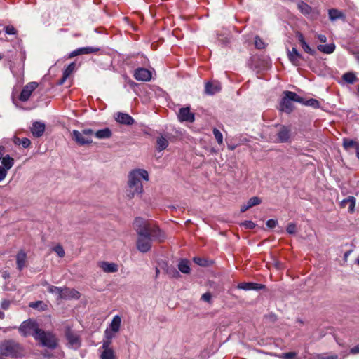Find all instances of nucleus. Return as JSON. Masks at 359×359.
Masks as SVG:
<instances>
[{"label": "nucleus", "instance_id": "1", "mask_svg": "<svg viewBox=\"0 0 359 359\" xmlns=\"http://www.w3.org/2000/svg\"><path fill=\"white\" fill-rule=\"evenodd\" d=\"M133 228L137 233V248L141 252H149L154 240L164 241L165 234L158 226L143 218H135Z\"/></svg>", "mask_w": 359, "mask_h": 359}, {"label": "nucleus", "instance_id": "2", "mask_svg": "<svg viewBox=\"0 0 359 359\" xmlns=\"http://www.w3.org/2000/svg\"><path fill=\"white\" fill-rule=\"evenodd\" d=\"M0 353L6 357L21 358L24 355V348L18 341L7 339L0 344Z\"/></svg>", "mask_w": 359, "mask_h": 359}, {"label": "nucleus", "instance_id": "3", "mask_svg": "<svg viewBox=\"0 0 359 359\" xmlns=\"http://www.w3.org/2000/svg\"><path fill=\"white\" fill-rule=\"evenodd\" d=\"M42 346L48 347L50 349H55L58 344L56 336L51 332H46L42 329H39L34 337Z\"/></svg>", "mask_w": 359, "mask_h": 359}, {"label": "nucleus", "instance_id": "4", "mask_svg": "<svg viewBox=\"0 0 359 359\" xmlns=\"http://www.w3.org/2000/svg\"><path fill=\"white\" fill-rule=\"evenodd\" d=\"M39 329L40 328L39 327L37 323L32 320H28L22 322L18 328L20 333L23 337L32 335L34 338Z\"/></svg>", "mask_w": 359, "mask_h": 359}, {"label": "nucleus", "instance_id": "5", "mask_svg": "<svg viewBox=\"0 0 359 359\" xmlns=\"http://www.w3.org/2000/svg\"><path fill=\"white\" fill-rule=\"evenodd\" d=\"M276 128H277L276 142L279 143L289 142L292 135L291 126L276 125Z\"/></svg>", "mask_w": 359, "mask_h": 359}, {"label": "nucleus", "instance_id": "6", "mask_svg": "<svg viewBox=\"0 0 359 359\" xmlns=\"http://www.w3.org/2000/svg\"><path fill=\"white\" fill-rule=\"evenodd\" d=\"M107 339L103 341L102 348L103 349L101 355V359H114L115 355L113 349L110 347L111 344L112 336L108 334V331L106 330Z\"/></svg>", "mask_w": 359, "mask_h": 359}, {"label": "nucleus", "instance_id": "7", "mask_svg": "<svg viewBox=\"0 0 359 359\" xmlns=\"http://www.w3.org/2000/svg\"><path fill=\"white\" fill-rule=\"evenodd\" d=\"M142 191V181H128L126 190L127 196L132 198L135 194H140Z\"/></svg>", "mask_w": 359, "mask_h": 359}, {"label": "nucleus", "instance_id": "8", "mask_svg": "<svg viewBox=\"0 0 359 359\" xmlns=\"http://www.w3.org/2000/svg\"><path fill=\"white\" fill-rule=\"evenodd\" d=\"M65 337L71 348L76 349L80 347L81 339L79 336L72 331L69 327H67L65 330Z\"/></svg>", "mask_w": 359, "mask_h": 359}, {"label": "nucleus", "instance_id": "9", "mask_svg": "<svg viewBox=\"0 0 359 359\" xmlns=\"http://www.w3.org/2000/svg\"><path fill=\"white\" fill-rule=\"evenodd\" d=\"M38 86L39 85L37 82L32 81L28 83L22 88L19 96V100L22 102L27 101L29 99L32 92L38 87Z\"/></svg>", "mask_w": 359, "mask_h": 359}, {"label": "nucleus", "instance_id": "10", "mask_svg": "<svg viewBox=\"0 0 359 359\" xmlns=\"http://www.w3.org/2000/svg\"><path fill=\"white\" fill-rule=\"evenodd\" d=\"M297 8L304 15H310L311 18L313 20L316 19L319 15V12L317 10L313 9L309 4L302 1L297 4Z\"/></svg>", "mask_w": 359, "mask_h": 359}, {"label": "nucleus", "instance_id": "11", "mask_svg": "<svg viewBox=\"0 0 359 359\" xmlns=\"http://www.w3.org/2000/svg\"><path fill=\"white\" fill-rule=\"evenodd\" d=\"M100 50L99 47L95 46H87L79 48L74 51L71 52L69 55V58H72L74 57L80 55H88L92 53H96Z\"/></svg>", "mask_w": 359, "mask_h": 359}, {"label": "nucleus", "instance_id": "12", "mask_svg": "<svg viewBox=\"0 0 359 359\" xmlns=\"http://www.w3.org/2000/svg\"><path fill=\"white\" fill-rule=\"evenodd\" d=\"M72 138L79 145L83 146L86 144H90L93 142V140L90 137H86L83 133L76 130H74L72 133Z\"/></svg>", "mask_w": 359, "mask_h": 359}, {"label": "nucleus", "instance_id": "13", "mask_svg": "<svg viewBox=\"0 0 359 359\" xmlns=\"http://www.w3.org/2000/svg\"><path fill=\"white\" fill-rule=\"evenodd\" d=\"M178 119L181 122L187 121L193 123L195 120V116L194 113L190 111V107H182L179 111Z\"/></svg>", "mask_w": 359, "mask_h": 359}, {"label": "nucleus", "instance_id": "14", "mask_svg": "<svg viewBox=\"0 0 359 359\" xmlns=\"http://www.w3.org/2000/svg\"><path fill=\"white\" fill-rule=\"evenodd\" d=\"M80 293L75 289L69 287H62L61 294L59 297L60 299H79Z\"/></svg>", "mask_w": 359, "mask_h": 359}, {"label": "nucleus", "instance_id": "15", "mask_svg": "<svg viewBox=\"0 0 359 359\" xmlns=\"http://www.w3.org/2000/svg\"><path fill=\"white\" fill-rule=\"evenodd\" d=\"M151 72L143 67L137 68L134 72V77L137 81H149L151 80Z\"/></svg>", "mask_w": 359, "mask_h": 359}, {"label": "nucleus", "instance_id": "16", "mask_svg": "<svg viewBox=\"0 0 359 359\" xmlns=\"http://www.w3.org/2000/svg\"><path fill=\"white\" fill-rule=\"evenodd\" d=\"M222 89L221 83L217 81H208L205 85V93L207 95H213L219 93Z\"/></svg>", "mask_w": 359, "mask_h": 359}, {"label": "nucleus", "instance_id": "17", "mask_svg": "<svg viewBox=\"0 0 359 359\" xmlns=\"http://www.w3.org/2000/svg\"><path fill=\"white\" fill-rule=\"evenodd\" d=\"M287 55L292 65L297 67L300 65V60H303V57L296 48H292L291 50H287Z\"/></svg>", "mask_w": 359, "mask_h": 359}, {"label": "nucleus", "instance_id": "18", "mask_svg": "<svg viewBox=\"0 0 359 359\" xmlns=\"http://www.w3.org/2000/svg\"><path fill=\"white\" fill-rule=\"evenodd\" d=\"M128 180H148L149 174L144 169H135L128 174Z\"/></svg>", "mask_w": 359, "mask_h": 359}, {"label": "nucleus", "instance_id": "19", "mask_svg": "<svg viewBox=\"0 0 359 359\" xmlns=\"http://www.w3.org/2000/svg\"><path fill=\"white\" fill-rule=\"evenodd\" d=\"M27 256L24 250H20L16 255V265L19 271H22L27 266Z\"/></svg>", "mask_w": 359, "mask_h": 359}, {"label": "nucleus", "instance_id": "20", "mask_svg": "<svg viewBox=\"0 0 359 359\" xmlns=\"http://www.w3.org/2000/svg\"><path fill=\"white\" fill-rule=\"evenodd\" d=\"M265 287V286L262 284L256 283H240L237 285V288L239 290H260Z\"/></svg>", "mask_w": 359, "mask_h": 359}, {"label": "nucleus", "instance_id": "21", "mask_svg": "<svg viewBox=\"0 0 359 359\" xmlns=\"http://www.w3.org/2000/svg\"><path fill=\"white\" fill-rule=\"evenodd\" d=\"M98 266L105 273H116L118 271V266L114 262L105 261L98 262Z\"/></svg>", "mask_w": 359, "mask_h": 359}, {"label": "nucleus", "instance_id": "22", "mask_svg": "<svg viewBox=\"0 0 359 359\" xmlns=\"http://www.w3.org/2000/svg\"><path fill=\"white\" fill-rule=\"evenodd\" d=\"M45 128L46 126L43 123L40 121L34 122L31 128L33 136L35 137H41L44 133Z\"/></svg>", "mask_w": 359, "mask_h": 359}, {"label": "nucleus", "instance_id": "23", "mask_svg": "<svg viewBox=\"0 0 359 359\" xmlns=\"http://www.w3.org/2000/svg\"><path fill=\"white\" fill-rule=\"evenodd\" d=\"M116 120L121 124L131 126L134 123L133 118L128 114L118 112L116 114Z\"/></svg>", "mask_w": 359, "mask_h": 359}, {"label": "nucleus", "instance_id": "24", "mask_svg": "<svg viewBox=\"0 0 359 359\" xmlns=\"http://www.w3.org/2000/svg\"><path fill=\"white\" fill-rule=\"evenodd\" d=\"M294 109V106L292 101L285 95L282 98L280 103V110L287 114L291 113Z\"/></svg>", "mask_w": 359, "mask_h": 359}, {"label": "nucleus", "instance_id": "25", "mask_svg": "<svg viewBox=\"0 0 359 359\" xmlns=\"http://www.w3.org/2000/svg\"><path fill=\"white\" fill-rule=\"evenodd\" d=\"M356 200L353 196H348V198L344 199L340 203V207L342 208H346L347 205L348 206V212L350 213H353L355 211Z\"/></svg>", "mask_w": 359, "mask_h": 359}, {"label": "nucleus", "instance_id": "26", "mask_svg": "<svg viewBox=\"0 0 359 359\" xmlns=\"http://www.w3.org/2000/svg\"><path fill=\"white\" fill-rule=\"evenodd\" d=\"M95 136L97 139H108L112 136V132L109 128L101 129L95 133Z\"/></svg>", "mask_w": 359, "mask_h": 359}, {"label": "nucleus", "instance_id": "27", "mask_svg": "<svg viewBox=\"0 0 359 359\" xmlns=\"http://www.w3.org/2000/svg\"><path fill=\"white\" fill-rule=\"evenodd\" d=\"M359 146V142L348 138L343 140V147L346 151H350L351 149H356Z\"/></svg>", "mask_w": 359, "mask_h": 359}, {"label": "nucleus", "instance_id": "28", "mask_svg": "<svg viewBox=\"0 0 359 359\" xmlns=\"http://www.w3.org/2000/svg\"><path fill=\"white\" fill-rule=\"evenodd\" d=\"M329 18L330 20L334 21L337 19L344 18V15L342 12L337 9L332 8L328 11Z\"/></svg>", "mask_w": 359, "mask_h": 359}, {"label": "nucleus", "instance_id": "29", "mask_svg": "<svg viewBox=\"0 0 359 359\" xmlns=\"http://www.w3.org/2000/svg\"><path fill=\"white\" fill-rule=\"evenodd\" d=\"M317 48L319 51L325 53V54H331L335 50L334 43H330L326 45H318Z\"/></svg>", "mask_w": 359, "mask_h": 359}, {"label": "nucleus", "instance_id": "30", "mask_svg": "<svg viewBox=\"0 0 359 359\" xmlns=\"http://www.w3.org/2000/svg\"><path fill=\"white\" fill-rule=\"evenodd\" d=\"M121 323V317L118 315L115 316L113 318L112 321L110 324V329L111 330V331H113L114 332H118V330L120 329Z\"/></svg>", "mask_w": 359, "mask_h": 359}, {"label": "nucleus", "instance_id": "31", "mask_svg": "<svg viewBox=\"0 0 359 359\" xmlns=\"http://www.w3.org/2000/svg\"><path fill=\"white\" fill-rule=\"evenodd\" d=\"M168 146V141L166 138L163 136H161L157 138L156 140V149L159 151H161L165 149Z\"/></svg>", "mask_w": 359, "mask_h": 359}, {"label": "nucleus", "instance_id": "32", "mask_svg": "<svg viewBox=\"0 0 359 359\" xmlns=\"http://www.w3.org/2000/svg\"><path fill=\"white\" fill-rule=\"evenodd\" d=\"M284 95L288 96V98L292 102H299L303 104L304 98L299 96L296 93L292 91H285Z\"/></svg>", "mask_w": 359, "mask_h": 359}, {"label": "nucleus", "instance_id": "33", "mask_svg": "<svg viewBox=\"0 0 359 359\" xmlns=\"http://www.w3.org/2000/svg\"><path fill=\"white\" fill-rule=\"evenodd\" d=\"M13 142L16 145H21L23 148H28L31 144V141L27 137L19 138L15 137Z\"/></svg>", "mask_w": 359, "mask_h": 359}, {"label": "nucleus", "instance_id": "34", "mask_svg": "<svg viewBox=\"0 0 359 359\" xmlns=\"http://www.w3.org/2000/svg\"><path fill=\"white\" fill-rule=\"evenodd\" d=\"M1 158V166L6 169L9 170L13 165L14 160L9 155H6Z\"/></svg>", "mask_w": 359, "mask_h": 359}, {"label": "nucleus", "instance_id": "35", "mask_svg": "<svg viewBox=\"0 0 359 359\" xmlns=\"http://www.w3.org/2000/svg\"><path fill=\"white\" fill-rule=\"evenodd\" d=\"M178 269L183 273H189L190 267L189 261L187 259H182L178 264Z\"/></svg>", "mask_w": 359, "mask_h": 359}, {"label": "nucleus", "instance_id": "36", "mask_svg": "<svg viewBox=\"0 0 359 359\" xmlns=\"http://www.w3.org/2000/svg\"><path fill=\"white\" fill-rule=\"evenodd\" d=\"M342 79L348 83L352 84L356 81L357 77L354 73L347 72L343 74Z\"/></svg>", "mask_w": 359, "mask_h": 359}, {"label": "nucleus", "instance_id": "37", "mask_svg": "<svg viewBox=\"0 0 359 359\" xmlns=\"http://www.w3.org/2000/svg\"><path fill=\"white\" fill-rule=\"evenodd\" d=\"M303 104L306 105V106L311 107L314 109H318L320 107V102H318V100L313 99V98H311L307 100H304Z\"/></svg>", "mask_w": 359, "mask_h": 359}, {"label": "nucleus", "instance_id": "38", "mask_svg": "<svg viewBox=\"0 0 359 359\" xmlns=\"http://www.w3.org/2000/svg\"><path fill=\"white\" fill-rule=\"evenodd\" d=\"M255 46L257 49H264L266 47V43L259 36L257 35L255 37Z\"/></svg>", "mask_w": 359, "mask_h": 359}, {"label": "nucleus", "instance_id": "39", "mask_svg": "<svg viewBox=\"0 0 359 359\" xmlns=\"http://www.w3.org/2000/svg\"><path fill=\"white\" fill-rule=\"evenodd\" d=\"M213 135L219 144H223V135L222 133L217 128H213Z\"/></svg>", "mask_w": 359, "mask_h": 359}, {"label": "nucleus", "instance_id": "40", "mask_svg": "<svg viewBox=\"0 0 359 359\" xmlns=\"http://www.w3.org/2000/svg\"><path fill=\"white\" fill-rule=\"evenodd\" d=\"M62 287L48 285V291L50 293L57 294V299H59L61 294Z\"/></svg>", "mask_w": 359, "mask_h": 359}, {"label": "nucleus", "instance_id": "41", "mask_svg": "<svg viewBox=\"0 0 359 359\" xmlns=\"http://www.w3.org/2000/svg\"><path fill=\"white\" fill-rule=\"evenodd\" d=\"M261 203H262L261 198H259L257 196H254V197L250 198L248 200V201L247 202V203L248 204V207H250V208H252L255 205H259Z\"/></svg>", "mask_w": 359, "mask_h": 359}, {"label": "nucleus", "instance_id": "42", "mask_svg": "<svg viewBox=\"0 0 359 359\" xmlns=\"http://www.w3.org/2000/svg\"><path fill=\"white\" fill-rule=\"evenodd\" d=\"M53 250L58 255V257L61 258L64 257L65 255L64 248L60 244H57V245H55L53 248Z\"/></svg>", "mask_w": 359, "mask_h": 359}, {"label": "nucleus", "instance_id": "43", "mask_svg": "<svg viewBox=\"0 0 359 359\" xmlns=\"http://www.w3.org/2000/svg\"><path fill=\"white\" fill-rule=\"evenodd\" d=\"M75 68H76L75 62H72L64 70L63 74H65V76H69L70 74L74 71Z\"/></svg>", "mask_w": 359, "mask_h": 359}, {"label": "nucleus", "instance_id": "44", "mask_svg": "<svg viewBox=\"0 0 359 359\" xmlns=\"http://www.w3.org/2000/svg\"><path fill=\"white\" fill-rule=\"evenodd\" d=\"M302 48L304 50V52L309 53L311 55H315L316 52L315 50L312 49L306 42H304L301 44Z\"/></svg>", "mask_w": 359, "mask_h": 359}, {"label": "nucleus", "instance_id": "45", "mask_svg": "<svg viewBox=\"0 0 359 359\" xmlns=\"http://www.w3.org/2000/svg\"><path fill=\"white\" fill-rule=\"evenodd\" d=\"M194 263H196V264H198L201 266H208V260H206L203 258H201V257H194Z\"/></svg>", "mask_w": 359, "mask_h": 359}, {"label": "nucleus", "instance_id": "46", "mask_svg": "<svg viewBox=\"0 0 359 359\" xmlns=\"http://www.w3.org/2000/svg\"><path fill=\"white\" fill-rule=\"evenodd\" d=\"M297 353L295 352H288L282 353L279 358L281 359H295Z\"/></svg>", "mask_w": 359, "mask_h": 359}, {"label": "nucleus", "instance_id": "47", "mask_svg": "<svg viewBox=\"0 0 359 359\" xmlns=\"http://www.w3.org/2000/svg\"><path fill=\"white\" fill-rule=\"evenodd\" d=\"M287 232L289 234H294L297 231V226L294 223H290L286 229Z\"/></svg>", "mask_w": 359, "mask_h": 359}, {"label": "nucleus", "instance_id": "48", "mask_svg": "<svg viewBox=\"0 0 359 359\" xmlns=\"http://www.w3.org/2000/svg\"><path fill=\"white\" fill-rule=\"evenodd\" d=\"M241 225L248 229H252L255 227V224L252 221H245Z\"/></svg>", "mask_w": 359, "mask_h": 359}, {"label": "nucleus", "instance_id": "49", "mask_svg": "<svg viewBox=\"0 0 359 359\" xmlns=\"http://www.w3.org/2000/svg\"><path fill=\"white\" fill-rule=\"evenodd\" d=\"M5 32L7 34L9 35H14L17 33L15 28L11 25L5 27Z\"/></svg>", "mask_w": 359, "mask_h": 359}, {"label": "nucleus", "instance_id": "50", "mask_svg": "<svg viewBox=\"0 0 359 359\" xmlns=\"http://www.w3.org/2000/svg\"><path fill=\"white\" fill-rule=\"evenodd\" d=\"M81 132L83 133V134L86 137H90L91 138V136L94 134L95 135V133L94 131L90 129V128H86V129H83L81 130Z\"/></svg>", "mask_w": 359, "mask_h": 359}, {"label": "nucleus", "instance_id": "51", "mask_svg": "<svg viewBox=\"0 0 359 359\" xmlns=\"http://www.w3.org/2000/svg\"><path fill=\"white\" fill-rule=\"evenodd\" d=\"M278 224V222L277 220H275V219H269L267 222H266V226L270 228V229H273L274 227L276 226Z\"/></svg>", "mask_w": 359, "mask_h": 359}, {"label": "nucleus", "instance_id": "52", "mask_svg": "<svg viewBox=\"0 0 359 359\" xmlns=\"http://www.w3.org/2000/svg\"><path fill=\"white\" fill-rule=\"evenodd\" d=\"M211 299H212V295L210 292L204 293L201 297V299H203V301L207 302H210Z\"/></svg>", "mask_w": 359, "mask_h": 359}, {"label": "nucleus", "instance_id": "53", "mask_svg": "<svg viewBox=\"0 0 359 359\" xmlns=\"http://www.w3.org/2000/svg\"><path fill=\"white\" fill-rule=\"evenodd\" d=\"M7 169L0 165V180H4L7 174Z\"/></svg>", "mask_w": 359, "mask_h": 359}, {"label": "nucleus", "instance_id": "54", "mask_svg": "<svg viewBox=\"0 0 359 359\" xmlns=\"http://www.w3.org/2000/svg\"><path fill=\"white\" fill-rule=\"evenodd\" d=\"M10 306V302L8 301V300H3L1 302V307L4 309V310H6L8 309Z\"/></svg>", "mask_w": 359, "mask_h": 359}, {"label": "nucleus", "instance_id": "55", "mask_svg": "<svg viewBox=\"0 0 359 359\" xmlns=\"http://www.w3.org/2000/svg\"><path fill=\"white\" fill-rule=\"evenodd\" d=\"M297 37L300 44L303 43L304 42H306L305 39H304V37L303 34L301 32H297Z\"/></svg>", "mask_w": 359, "mask_h": 359}, {"label": "nucleus", "instance_id": "56", "mask_svg": "<svg viewBox=\"0 0 359 359\" xmlns=\"http://www.w3.org/2000/svg\"><path fill=\"white\" fill-rule=\"evenodd\" d=\"M317 38L321 43H325L327 41V37L325 35L318 34Z\"/></svg>", "mask_w": 359, "mask_h": 359}, {"label": "nucleus", "instance_id": "57", "mask_svg": "<svg viewBox=\"0 0 359 359\" xmlns=\"http://www.w3.org/2000/svg\"><path fill=\"white\" fill-rule=\"evenodd\" d=\"M351 353L353 354L359 353V344L351 349Z\"/></svg>", "mask_w": 359, "mask_h": 359}, {"label": "nucleus", "instance_id": "58", "mask_svg": "<svg viewBox=\"0 0 359 359\" xmlns=\"http://www.w3.org/2000/svg\"><path fill=\"white\" fill-rule=\"evenodd\" d=\"M170 274H171L172 277H173V278H177L178 276H180L179 272L175 269H173L172 270V272H170Z\"/></svg>", "mask_w": 359, "mask_h": 359}, {"label": "nucleus", "instance_id": "59", "mask_svg": "<svg viewBox=\"0 0 359 359\" xmlns=\"http://www.w3.org/2000/svg\"><path fill=\"white\" fill-rule=\"evenodd\" d=\"M249 208H250V207H248V203L244 204V205H243L241 207V212H245L247 210H248Z\"/></svg>", "mask_w": 359, "mask_h": 359}, {"label": "nucleus", "instance_id": "60", "mask_svg": "<svg viewBox=\"0 0 359 359\" xmlns=\"http://www.w3.org/2000/svg\"><path fill=\"white\" fill-rule=\"evenodd\" d=\"M68 77L69 76H65V74H62V77L60 79V80L59 81V84H60V85L63 84Z\"/></svg>", "mask_w": 359, "mask_h": 359}, {"label": "nucleus", "instance_id": "61", "mask_svg": "<svg viewBox=\"0 0 359 359\" xmlns=\"http://www.w3.org/2000/svg\"><path fill=\"white\" fill-rule=\"evenodd\" d=\"M320 359H338V355H334L331 356L321 357Z\"/></svg>", "mask_w": 359, "mask_h": 359}, {"label": "nucleus", "instance_id": "62", "mask_svg": "<svg viewBox=\"0 0 359 359\" xmlns=\"http://www.w3.org/2000/svg\"><path fill=\"white\" fill-rule=\"evenodd\" d=\"M351 253V250H348L347 252H346L344 255V261H347L348 259V256L350 255V254Z\"/></svg>", "mask_w": 359, "mask_h": 359}, {"label": "nucleus", "instance_id": "63", "mask_svg": "<svg viewBox=\"0 0 359 359\" xmlns=\"http://www.w3.org/2000/svg\"><path fill=\"white\" fill-rule=\"evenodd\" d=\"M42 304V302L39 301L35 303H32V304H30V306H32L33 308H36L38 306V304Z\"/></svg>", "mask_w": 359, "mask_h": 359}, {"label": "nucleus", "instance_id": "64", "mask_svg": "<svg viewBox=\"0 0 359 359\" xmlns=\"http://www.w3.org/2000/svg\"><path fill=\"white\" fill-rule=\"evenodd\" d=\"M356 156L359 159V146H358V148L355 149Z\"/></svg>", "mask_w": 359, "mask_h": 359}]
</instances>
